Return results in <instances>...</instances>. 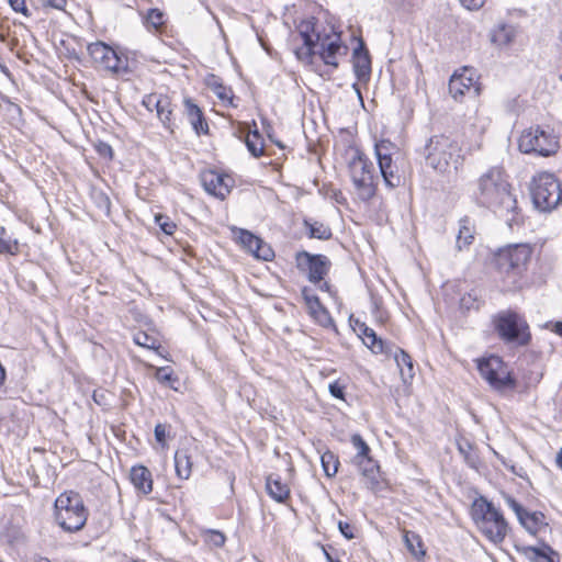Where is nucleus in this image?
<instances>
[{
    "label": "nucleus",
    "mask_w": 562,
    "mask_h": 562,
    "mask_svg": "<svg viewBox=\"0 0 562 562\" xmlns=\"http://www.w3.org/2000/svg\"><path fill=\"white\" fill-rule=\"evenodd\" d=\"M189 121L196 134H206L209 132V125L205 122L202 113L199 114V117H193Z\"/></svg>",
    "instance_id": "44"
},
{
    "label": "nucleus",
    "mask_w": 562,
    "mask_h": 562,
    "mask_svg": "<svg viewBox=\"0 0 562 562\" xmlns=\"http://www.w3.org/2000/svg\"><path fill=\"white\" fill-rule=\"evenodd\" d=\"M37 562H50L48 558L41 557Z\"/></svg>",
    "instance_id": "64"
},
{
    "label": "nucleus",
    "mask_w": 562,
    "mask_h": 562,
    "mask_svg": "<svg viewBox=\"0 0 562 562\" xmlns=\"http://www.w3.org/2000/svg\"><path fill=\"white\" fill-rule=\"evenodd\" d=\"M484 2H468V5L465 8L470 11H476L482 8Z\"/></svg>",
    "instance_id": "55"
},
{
    "label": "nucleus",
    "mask_w": 562,
    "mask_h": 562,
    "mask_svg": "<svg viewBox=\"0 0 562 562\" xmlns=\"http://www.w3.org/2000/svg\"><path fill=\"white\" fill-rule=\"evenodd\" d=\"M0 69H1V71H2L3 74H8V72H9V70H8L7 66H4V65H2V64H0Z\"/></svg>",
    "instance_id": "63"
},
{
    "label": "nucleus",
    "mask_w": 562,
    "mask_h": 562,
    "mask_svg": "<svg viewBox=\"0 0 562 562\" xmlns=\"http://www.w3.org/2000/svg\"><path fill=\"white\" fill-rule=\"evenodd\" d=\"M555 462H557V465L562 470V448L560 449V451L557 454Z\"/></svg>",
    "instance_id": "58"
},
{
    "label": "nucleus",
    "mask_w": 562,
    "mask_h": 562,
    "mask_svg": "<svg viewBox=\"0 0 562 562\" xmlns=\"http://www.w3.org/2000/svg\"><path fill=\"white\" fill-rule=\"evenodd\" d=\"M172 106L171 102H169V106H166V109L158 115V119L162 123V125L168 128L170 132H173V128L176 127V124L172 120Z\"/></svg>",
    "instance_id": "41"
},
{
    "label": "nucleus",
    "mask_w": 562,
    "mask_h": 562,
    "mask_svg": "<svg viewBox=\"0 0 562 562\" xmlns=\"http://www.w3.org/2000/svg\"><path fill=\"white\" fill-rule=\"evenodd\" d=\"M245 144L249 150V153L254 157H260L263 154V140L261 135L257 130L249 131L245 138Z\"/></svg>",
    "instance_id": "30"
},
{
    "label": "nucleus",
    "mask_w": 562,
    "mask_h": 562,
    "mask_svg": "<svg viewBox=\"0 0 562 562\" xmlns=\"http://www.w3.org/2000/svg\"><path fill=\"white\" fill-rule=\"evenodd\" d=\"M169 102L170 100L167 95L165 98H161L160 105L156 110L157 116L166 109V106H169Z\"/></svg>",
    "instance_id": "54"
},
{
    "label": "nucleus",
    "mask_w": 562,
    "mask_h": 562,
    "mask_svg": "<svg viewBox=\"0 0 562 562\" xmlns=\"http://www.w3.org/2000/svg\"><path fill=\"white\" fill-rule=\"evenodd\" d=\"M130 476L132 484L140 493L146 495L153 491L151 473L146 467H133Z\"/></svg>",
    "instance_id": "19"
},
{
    "label": "nucleus",
    "mask_w": 562,
    "mask_h": 562,
    "mask_svg": "<svg viewBox=\"0 0 562 562\" xmlns=\"http://www.w3.org/2000/svg\"><path fill=\"white\" fill-rule=\"evenodd\" d=\"M166 95L162 94H149L146 95L143 100V104L149 110L153 111L154 109L157 110L160 105L161 98H165Z\"/></svg>",
    "instance_id": "45"
},
{
    "label": "nucleus",
    "mask_w": 562,
    "mask_h": 562,
    "mask_svg": "<svg viewBox=\"0 0 562 562\" xmlns=\"http://www.w3.org/2000/svg\"><path fill=\"white\" fill-rule=\"evenodd\" d=\"M11 8L15 11V12H20L22 13L24 16L26 18H31L33 15V13L31 12V10L29 9V7L26 5V2H9Z\"/></svg>",
    "instance_id": "50"
},
{
    "label": "nucleus",
    "mask_w": 562,
    "mask_h": 562,
    "mask_svg": "<svg viewBox=\"0 0 562 562\" xmlns=\"http://www.w3.org/2000/svg\"><path fill=\"white\" fill-rule=\"evenodd\" d=\"M323 552H324V555H325L327 562H335L338 560V559H334L331 557V554L325 548H323Z\"/></svg>",
    "instance_id": "59"
},
{
    "label": "nucleus",
    "mask_w": 562,
    "mask_h": 562,
    "mask_svg": "<svg viewBox=\"0 0 562 562\" xmlns=\"http://www.w3.org/2000/svg\"><path fill=\"white\" fill-rule=\"evenodd\" d=\"M531 255L532 247L529 244L508 245L495 254V269L510 284H515L527 269Z\"/></svg>",
    "instance_id": "5"
},
{
    "label": "nucleus",
    "mask_w": 562,
    "mask_h": 562,
    "mask_svg": "<svg viewBox=\"0 0 562 562\" xmlns=\"http://www.w3.org/2000/svg\"><path fill=\"white\" fill-rule=\"evenodd\" d=\"M420 154L428 167L441 173L448 172L451 166L458 169L462 162L459 143L445 134L428 138L420 149Z\"/></svg>",
    "instance_id": "3"
},
{
    "label": "nucleus",
    "mask_w": 562,
    "mask_h": 562,
    "mask_svg": "<svg viewBox=\"0 0 562 562\" xmlns=\"http://www.w3.org/2000/svg\"><path fill=\"white\" fill-rule=\"evenodd\" d=\"M202 184L206 192L216 198L225 199L231 191L232 179L216 171L210 170L202 173Z\"/></svg>",
    "instance_id": "14"
},
{
    "label": "nucleus",
    "mask_w": 562,
    "mask_h": 562,
    "mask_svg": "<svg viewBox=\"0 0 562 562\" xmlns=\"http://www.w3.org/2000/svg\"><path fill=\"white\" fill-rule=\"evenodd\" d=\"M155 378L158 382L172 386V383L177 381L173 376V371L169 367L158 368L155 372Z\"/></svg>",
    "instance_id": "38"
},
{
    "label": "nucleus",
    "mask_w": 562,
    "mask_h": 562,
    "mask_svg": "<svg viewBox=\"0 0 562 562\" xmlns=\"http://www.w3.org/2000/svg\"><path fill=\"white\" fill-rule=\"evenodd\" d=\"M214 92L220 100L228 101L229 103H232L233 95L231 89H227L222 85H218L217 87H215Z\"/></svg>",
    "instance_id": "48"
},
{
    "label": "nucleus",
    "mask_w": 562,
    "mask_h": 562,
    "mask_svg": "<svg viewBox=\"0 0 562 562\" xmlns=\"http://www.w3.org/2000/svg\"><path fill=\"white\" fill-rule=\"evenodd\" d=\"M225 540H226V538H225L224 533H222L221 531H216V530H210L205 536V541L215 548L223 547L225 543Z\"/></svg>",
    "instance_id": "42"
},
{
    "label": "nucleus",
    "mask_w": 562,
    "mask_h": 562,
    "mask_svg": "<svg viewBox=\"0 0 562 562\" xmlns=\"http://www.w3.org/2000/svg\"><path fill=\"white\" fill-rule=\"evenodd\" d=\"M352 67L358 81L367 83L371 76V58L362 40L352 53Z\"/></svg>",
    "instance_id": "17"
},
{
    "label": "nucleus",
    "mask_w": 562,
    "mask_h": 562,
    "mask_svg": "<svg viewBox=\"0 0 562 562\" xmlns=\"http://www.w3.org/2000/svg\"><path fill=\"white\" fill-rule=\"evenodd\" d=\"M322 468L324 470V473L328 477H333L336 475L339 467V460L338 457L331 452L326 451L321 457Z\"/></svg>",
    "instance_id": "32"
},
{
    "label": "nucleus",
    "mask_w": 562,
    "mask_h": 562,
    "mask_svg": "<svg viewBox=\"0 0 562 562\" xmlns=\"http://www.w3.org/2000/svg\"><path fill=\"white\" fill-rule=\"evenodd\" d=\"M378 165L385 186L389 188H397L401 186L402 176L393 158L378 161Z\"/></svg>",
    "instance_id": "20"
},
{
    "label": "nucleus",
    "mask_w": 562,
    "mask_h": 562,
    "mask_svg": "<svg viewBox=\"0 0 562 562\" xmlns=\"http://www.w3.org/2000/svg\"><path fill=\"white\" fill-rule=\"evenodd\" d=\"M474 198L480 206L491 210L509 227L520 220L516 194L502 167H491L476 180Z\"/></svg>",
    "instance_id": "1"
},
{
    "label": "nucleus",
    "mask_w": 562,
    "mask_h": 562,
    "mask_svg": "<svg viewBox=\"0 0 562 562\" xmlns=\"http://www.w3.org/2000/svg\"><path fill=\"white\" fill-rule=\"evenodd\" d=\"M496 329L499 336L507 342L526 346L530 340L527 323L514 312L499 314L496 319Z\"/></svg>",
    "instance_id": "11"
},
{
    "label": "nucleus",
    "mask_w": 562,
    "mask_h": 562,
    "mask_svg": "<svg viewBox=\"0 0 562 562\" xmlns=\"http://www.w3.org/2000/svg\"><path fill=\"white\" fill-rule=\"evenodd\" d=\"M97 68L121 76L128 72V58L103 42L90 43L87 47Z\"/></svg>",
    "instance_id": "9"
},
{
    "label": "nucleus",
    "mask_w": 562,
    "mask_h": 562,
    "mask_svg": "<svg viewBox=\"0 0 562 562\" xmlns=\"http://www.w3.org/2000/svg\"><path fill=\"white\" fill-rule=\"evenodd\" d=\"M404 541L408 551L417 559L425 555L424 546L418 535L414 532H405Z\"/></svg>",
    "instance_id": "31"
},
{
    "label": "nucleus",
    "mask_w": 562,
    "mask_h": 562,
    "mask_svg": "<svg viewBox=\"0 0 562 562\" xmlns=\"http://www.w3.org/2000/svg\"><path fill=\"white\" fill-rule=\"evenodd\" d=\"M108 151L111 153L112 149H111V147L109 145H104V150H101V154H104V153H108Z\"/></svg>",
    "instance_id": "62"
},
{
    "label": "nucleus",
    "mask_w": 562,
    "mask_h": 562,
    "mask_svg": "<svg viewBox=\"0 0 562 562\" xmlns=\"http://www.w3.org/2000/svg\"><path fill=\"white\" fill-rule=\"evenodd\" d=\"M88 512L78 493L65 492L55 501V520L67 532L81 530L87 521Z\"/></svg>",
    "instance_id": "6"
},
{
    "label": "nucleus",
    "mask_w": 562,
    "mask_h": 562,
    "mask_svg": "<svg viewBox=\"0 0 562 562\" xmlns=\"http://www.w3.org/2000/svg\"><path fill=\"white\" fill-rule=\"evenodd\" d=\"M169 432V426L167 424H161V423H158L156 426H155V430H154V434H155V439L156 441L164 448L167 446V442H166V437Z\"/></svg>",
    "instance_id": "43"
},
{
    "label": "nucleus",
    "mask_w": 562,
    "mask_h": 562,
    "mask_svg": "<svg viewBox=\"0 0 562 562\" xmlns=\"http://www.w3.org/2000/svg\"><path fill=\"white\" fill-rule=\"evenodd\" d=\"M481 376L496 391L510 390L516 386L507 366L497 356H490L477 361Z\"/></svg>",
    "instance_id": "10"
},
{
    "label": "nucleus",
    "mask_w": 562,
    "mask_h": 562,
    "mask_svg": "<svg viewBox=\"0 0 562 562\" xmlns=\"http://www.w3.org/2000/svg\"><path fill=\"white\" fill-rule=\"evenodd\" d=\"M363 342L375 353L383 352V341L378 338L375 331L368 327L364 323L356 322Z\"/></svg>",
    "instance_id": "25"
},
{
    "label": "nucleus",
    "mask_w": 562,
    "mask_h": 562,
    "mask_svg": "<svg viewBox=\"0 0 562 562\" xmlns=\"http://www.w3.org/2000/svg\"><path fill=\"white\" fill-rule=\"evenodd\" d=\"M155 222L166 235H172L176 231V224L166 215L156 214Z\"/></svg>",
    "instance_id": "39"
},
{
    "label": "nucleus",
    "mask_w": 562,
    "mask_h": 562,
    "mask_svg": "<svg viewBox=\"0 0 562 562\" xmlns=\"http://www.w3.org/2000/svg\"><path fill=\"white\" fill-rule=\"evenodd\" d=\"M67 2H55V1L43 2V11H44L45 14H47L49 12V10H52V9L65 10L64 5Z\"/></svg>",
    "instance_id": "52"
},
{
    "label": "nucleus",
    "mask_w": 562,
    "mask_h": 562,
    "mask_svg": "<svg viewBox=\"0 0 562 562\" xmlns=\"http://www.w3.org/2000/svg\"><path fill=\"white\" fill-rule=\"evenodd\" d=\"M475 83L476 81L474 79L473 69L464 67L461 72H456L451 76L449 81V92L454 99L464 95L465 92H470L471 90L476 93L479 88Z\"/></svg>",
    "instance_id": "15"
},
{
    "label": "nucleus",
    "mask_w": 562,
    "mask_h": 562,
    "mask_svg": "<svg viewBox=\"0 0 562 562\" xmlns=\"http://www.w3.org/2000/svg\"><path fill=\"white\" fill-rule=\"evenodd\" d=\"M351 443L357 449V454L355 456L353 461H361L362 459L370 457V447L359 434L351 436Z\"/></svg>",
    "instance_id": "36"
},
{
    "label": "nucleus",
    "mask_w": 562,
    "mask_h": 562,
    "mask_svg": "<svg viewBox=\"0 0 562 562\" xmlns=\"http://www.w3.org/2000/svg\"><path fill=\"white\" fill-rule=\"evenodd\" d=\"M518 147L525 154L550 156L558 149V142L554 136L540 127L524 131L519 137Z\"/></svg>",
    "instance_id": "12"
},
{
    "label": "nucleus",
    "mask_w": 562,
    "mask_h": 562,
    "mask_svg": "<svg viewBox=\"0 0 562 562\" xmlns=\"http://www.w3.org/2000/svg\"><path fill=\"white\" fill-rule=\"evenodd\" d=\"M133 340L137 346L144 347L147 349H157L159 347L157 339L153 336H149L148 334H146L144 331L136 333L134 335Z\"/></svg>",
    "instance_id": "37"
},
{
    "label": "nucleus",
    "mask_w": 562,
    "mask_h": 562,
    "mask_svg": "<svg viewBox=\"0 0 562 562\" xmlns=\"http://www.w3.org/2000/svg\"><path fill=\"white\" fill-rule=\"evenodd\" d=\"M19 251V244L8 235L4 227L0 226V255H15Z\"/></svg>",
    "instance_id": "34"
},
{
    "label": "nucleus",
    "mask_w": 562,
    "mask_h": 562,
    "mask_svg": "<svg viewBox=\"0 0 562 562\" xmlns=\"http://www.w3.org/2000/svg\"><path fill=\"white\" fill-rule=\"evenodd\" d=\"M303 224L310 238L327 240L333 235L330 227L322 222L304 220Z\"/></svg>",
    "instance_id": "27"
},
{
    "label": "nucleus",
    "mask_w": 562,
    "mask_h": 562,
    "mask_svg": "<svg viewBox=\"0 0 562 562\" xmlns=\"http://www.w3.org/2000/svg\"><path fill=\"white\" fill-rule=\"evenodd\" d=\"M183 103H184V112L189 120H191L193 117H199V114L202 113L200 108L195 103H193V101L191 99H184Z\"/></svg>",
    "instance_id": "46"
},
{
    "label": "nucleus",
    "mask_w": 562,
    "mask_h": 562,
    "mask_svg": "<svg viewBox=\"0 0 562 562\" xmlns=\"http://www.w3.org/2000/svg\"><path fill=\"white\" fill-rule=\"evenodd\" d=\"M108 151L111 153L112 149H111V147L109 145H104V150H101V154H104V153H108Z\"/></svg>",
    "instance_id": "61"
},
{
    "label": "nucleus",
    "mask_w": 562,
    "mask_h": 562,
    "mask_svg": "<svg viewBox=\"0 0 562 562\" xmlns=\"http://www.w3.org/2000/svg\"><path fill=\"white\" fill-rule=\"evenodd\" d=\"M546 517L541 512H526L520 517L519 522L530 533L536 535L541 528L547 526Z\"/></svg>",
    "instance_id": "26"
},
{
    "label": "nucleus",
    "mask_w": 562,
    "mask_h": 562,
    "mask_svg": "<svg viewBox=\"0 0 562 562\" xmlns=\"http://www.w3.org/2000/svg\"><path fill=\"white\" fill-rule=\"evenodd\" d=\"M353 463L358 467L363 476L370 480H375V475L379 472V465L371 457L364 458L361 461H353Z\"/></svg>",
    "instance_id": "35"
},
{
    "label": "nucleus",
    "mask_w": 562,
    "mask_h": 562,
    "mask_svg": "<svg viewBox=\"0 0 562 562\" xmlns=\"http://www.w3.org/2000/svg\"><path fill=\"white\" fill-rule=\"evenodd\" d=\"M328 389H329V393L331 396H334L335 398H338V400H344V395H345L344 385H341L340 383H338L336 381V382L330 383Z\"/></svg>",
    "instance_id": "49"
},
{
    "label": "nucleus",
    "mask_w": 562,
    "mask_h": 562,
    "mask_svg": "<svg viewBox=\"0 0 562 562\" xmlns=\"http://www.w3.org/2000/svg\"><path fill=\"white\" fill-rule=\"evenodd\" d=\"M473 225L468 217L461 218L459 222V232L457 235V248L462 250L473 241Z\"/></svg>",
    "instance_id": "28"
},
{
    "label": "nucleus",
    "mask_w": 562,
    "mask_h": 562,
    "mask_svg": "<svg viewBox=\"0 0 562 562\" xmlns=\"http://www.w3.org/2000/svg\"><path fill=\"white\" fill-rule=\"evenodd\" d=\"M374 153L378 161L393 158L394 154H397L396 146L387 140L382 139L374 145Z\"/></svg>",
    "instance_id": "33"
},
{
    "label": "nucleus",
    "mask_w": 562,
    "mask_h": 562,
    "mask_svg": "<svg viewBox=\"0 0 562 562\" xmlns=\"http://www.w3.org/2000/svg\"><path fill=\"white\" fill-rule=\"evenodd\" d=\"M505 502L507 506L516 514L518 520H520V517L524 516L527 509H525L515 498L510 496H506Z\"/></svg>",
    "instance_id": "47"
},
{
    "label": "nucleus",
    "mask_w": 562,
    "mask_h": 562,
    "mask_svg": "<svg viewBox=\"0 0 562 562\" xmlns=\"http://www.w3.org/2000/svg\"><path fill=\"white\" fill-rule=\"evenodd\" d=\"M472 518L491 542L497 544L504 541L508 524L492 502L483 497L475 499L472 505Z\"/></svg>",
    "instance_id": "4"
},
{
    "label": "nucleus",
    "mask_w": 562,
    "mask_h": 562,
    "mask_svg": "<svg viewBox=\"0 0 562 562\" xmlns=\"http://www.w3.org/2000/svg\"><path fill=\"white\" fill-rule=\"evenodd\" d=\"M553 331L562 337V322H557L554 324Z\"/></svg>",
    "instance_id": "56"
},
{
    "label": "nucleus",
    "mask_w": 562,
    "mask_h": 562,
    "mask_svg": "<svg viewBox=\"0 0 562 562\" xmlns=\"http://www.w3.org/2000/svg\"><path fill=\"white\" fill-rule=\"evenodd\" d=\"M167 18L164 11L154 8L143 14V24L149 32L161 33L166 26Z\"/></svg>",
    "instance_id": "23"
},
{
    "label": "nucleus",
    "mask_w": 562,
    "mask_h": 562,
    "mask_svg": "<svg viewBox=\"0 0 562 562\" xmlns=\"http://www.w3.org/2000/svg\"><path fill=\"white\" fill-rule=\"evenodd\" d=\"M471 443L467 440L458 442V449L465 458H468V451L471 450Z\"/></svg>",
    "instance_id": "53"
},
{
    "label": "nucleus",
    "mask_w": 562,
    "mask_h": 562,
    "mask_svg": "<svg viewBox=\"0 0 562 562\" xmlns=\"http://www.w3.org/2000/svg\"><path fill=\"white\" fill-rule=\"evenodd\" d=\"M196 452L195 447H181L175 453L176 474L181 480H188L192 473L193 457Z\"/></svg>",
    "instance_id": "18"
},
{
    "label": "nucleus",
    "mask_w": 562,
    "mask_h": 562,
    "mask_svg": "<svg viewBox=\"0 0 562 562\" xmlns=\"http://www.w3.org/2000/svg\"><path fill=\"white\" fill-rule=\"evenodd\" d=\"M352 89L355 90V92L357 93V95L359 97V99L362 101V94H361V90L359 88V85L358 83H353L352 85Z\"/></svg>",
    "instance_id": "60"
},
{
    "label": "nucleus",
    "mask_w": 562,
    "mask_h": 562,
    "mask_svg": "<svg viewBox=\"0 0 562 562\" xmlns=\"http://www.w3.org/2000/svg\"><path fill=\"white\" fill-rule=\"evenodd\" d=\"M99 198L104 203L105 207L109 210V207H110V200H109V198L105 194H103V193H100Z\"/></svg>",
    "instance_id": "57"
},
{
    "label": "nucleus",
    "mask_w": 562,
    "mask_h": 562,
    "mask_svg": "<svg viewBox=\"0 0 562 562\" xmlns=\"http://www.w3.org/2000/svg\"><path fill=\"white\" fill-rule=\"evenodd\" d=\"M348 169L357 196L361 201L373 198L376 186L372 161L359 149H355L349 158Z\"/></svg>",
    "instance_id": "8"
},
{
    "label": "nucleus",
    "mask_w": 562,
    "mask_h": 562,
    "mask_svg": "<svg viewBox=\"0 0 562 562\" xmlns=\"http://www.w3.org/2000/svg\"><path fill=\"white\" fill-rule=\"evenodd\" d=\"M517 36V29L508 24H499L491 35V41L497 46L510 45Z\"/></svg>",
    "instance_id": "24"
},
{
    "label": "nucleus",
    "mask_w": 562,
    "mask_h": 562,
    "mask_svg": "<svg viewBox=\"0 0 562 562\" xmlns=\"http://www.w3.org/2000/svg\"><path fill=\"white\" fill-rule=\"evenodd\" d=\"M238 240L246 250L258 259L268 261L273 257V250L271 247L248 231L240 229Z\"/></svg>",
    "instance_id": "16"
},
{
    "label": "nucleus",
    "mask_w": 562,
    "mask_h": 562,
    "mask_svg": "<svg viewBox=\"0 0 562 562\" xmlns=\"http://www.w3.org/2000/svg\"><path fill=\"white\" fill-rule=\"evenodd\" d=\"M338 528H339V531L342 533V536L350 540V539H353L355 538V535H353V531H352V526L346 521H339L338 522Z\"/></svg>",
    "instance_id": "51"
},
{
    "label": "nucleus",
    "mask_w": 562,
    "mask_h": 562,
    "mask_svg": "<svg viewBox=\"0 0 562 562\" xmlns=\"http://www.w3.org/2000/svg\"><path fill=\"white\" fill-rule=\"evenodd\" d=\"M295 265L299 271L305 274L311 283L317 284L321 283L329 272L331 262L324 255H313L302 250L295 255Z\"/></svg>",
    "instance_id": "13"
},
{
    "label": "nucleus",
    "mask_w": 562,
    "mask_h": 562,
    "mask_svg": "<svg viewBox=\"0 0 562 562\" xmlns=\"http://www.w3.org/2000/svg\"><path fill=\"white\" fill-rule=\"evenodd\" d=\"M522 552L530 562H560V554L549 546L543 548L529 546L522 548Z\"/></svg>",
    "instance_id": "21"
},
{
    "label": "nucleus",
    "mask_w": 562,
    "mask_h": 562,
    "mask_svg": "<svg viewBox=\"0 0 562 562\" xmlns=\"http://www.w3.org/2000/svg\"><path fill=\"white\" fill-rule=\"evenodd\" d=\"M529 191L535 207L540 212H551L562 201L561 182L548 171L538 172L531 178Z\"/></svg>",
    "instance_id": "7"
},
{
    "label": "nucleus",
    "mask_w": 562,
    "mask_h": 562,
    "mask_svg": "<svg viewBox=\"0 0 562 562\" xmlns=\"http://www.w3.org/2000/svg\"><path fill=\"white\" fill-rule=\"evenodd\" d=\"M395 361L400 368L403 380L406 381V379H413L415 373L412 357L401 349L395 355Z\"/></svg>",
    "instance_id": "29"
},
{
    "label": "nucleus",
    "mask_w": 562,
    "mask_h": 562,
    "mask_svg": "<svg viewBox=\"0 0 562 562\" xmlns=\"http://www.w3.org/2000/svg\"><path fill=\"white\" fill-rule=\"evenodd\" d=\"M266 490L271 498L278 503L285 502L290 496V488L281 482L278 475H269L266 482Z\"/></svg>",
    "instance_id": "22"
},
{
    "label": "nucleus",
    "mask_w": 562,
    "mask_h": 562,
    "mask_svg": "<svg viewBox=\"0 0 562 562\" xmlns=\"http://www.w3.org/2000/svg\"><path fill=\"white\" fill-rule=\"evenodd\" d=\"M460 307L464 311L479 310L480 302L475 293L464 294L460 299Z\"/></svg>",
    "instance_id": "40"
},
{
    "label": "nucleus",
    "mask_w": 562,
    "mask_h": 562,
    "mask_svg": "<svg viewBox=\"0 0 562 562\" xmlns=\"http://www.w3.org/2000/svg\"><path fill=\"white\" fill-rule=\"evenodd\" d=\"M311 23H302L299 27L304 46L296 54L299 58L318 56L326 66L337 68L339 57L345 56L348 47L342 44L339 33L310 34Z\"/></svg>",
    "instance_id": "2"
}]
</instances>
